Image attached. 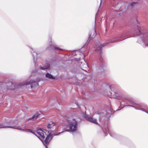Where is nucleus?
<instances>
[{"label": "nucleus", "instance_id": "nucleus-19", "mask_svg": "<svg viewBox=\"0 0 148 148\" xmlns=\"http://www.w3.org/2000/svg\"><path fill=\"white\" fill-rule=\"evenodd\" d=\"M116 98L118 99H120V97H119V94H116Z\"/></svg>", "mask_w": 148, "mask_h": 148}, {"label": "nucleus", "instance_id": "nucleus-22", "mask_svg": "<svg viewBox=\"0 0 148 148\" xmlns=\"http://www.w3.org/2000/svg\"><path fill=\"white\" fill-rule=\"evenodd\" d=\"M135 3H136L135 2H133V3H131V6H132Z\"/></svg>", "mask_w": 148, "mask_h": 148}, {"label": "nucleus", "instance_id": "nucleus-24", "mask_svg": "<svg viewBox=\"0 0 148 148\" xmlns=\"http://www.w3.org/2000/svg\"><path fill=\"white\" fill-rule=\"evenodd\" d=\"M88 44V43H87L86 42V43H85V45H87Z\"/></svg>", "mask_w": 148, "mask_h": 148}, {"label": "nucleus", "instance_id": "nucleus-23", "mask_svg": "<svg viewBox=\"0 0 148 148\" xmlns=\"http://www.w3.org/2000/svg\"><path fill=\"white\" fill-rule=\"evenodd\" d=\"M103 132L105 133V136H106L107 135V134H106V133H105V131L104 130H103Z\"/></svg>", "mask_w": 148, "mask_h": 148}, {"label": "nucleus", "instance_id": "nucleus-4", "mask_svg": "<svg viewBox=\"0 0 148 148\" xmlns=\"http://www.w3.org/2000/svg\"><path fill=\"white\" fill-rule=\"evenodd\" d=\"M46 133L44 130L38 127V138L42 142L45 140Z\"/></svg>", "mask_w": 148, "mask_h": 148}, {"label": "nucleus", "instance_id": "nucleus-11", "mask_svg": "<svg viewBox=\"0 0 148 148\" xmlns=\"http://www.w3.org/2000/svg\"><path fill=\"white\" fill-rule=\"evenodd\" d=\"M45 76L46 77L49 79H53L55 78V77H53L52 75L49 74L48 73H47L46 74Z\"/></svg>", "mask_w": 148, "mask_h": 148}, {"label": "nucleus", "instance_id": "nucleus-15", "mask_svg": "<svg viewBox=\"0 0 148 148\" xmlns=\"http://www.w3.org/2000/svg\"><path fill=\"white\" fill-rule=\"evenodd\" d=\"M37 119V115H34L32 118L29 119H28V120H32V121H34L35 120V119Z\"/></svg>", "mask_w": 148, "mask_h": 148}, {"label": "nucleus", "instance_id": "nucleus-12", "mask_svg": "<svg viewBox=\"0 0 148 148\" xmlns=\"http://www.w3.org/2000/svg\"><path fill=\"white\" fill-rule=\"evenodd\" d=\"M38 118H42L44 117V115L41 113L40 111L38 112Z\"/></svg>", "mask_w": 148, "mask_h": 148}, {"label": "nucleus", "instance_id": "nucleus-10", "mask_svg": "<svg viewBox=\"0 0 148 148\" xmlns=\"http://www.w3.org/2000/svg\"><path fill=\"white\" fill-rule=\"evenodd\" d=\"M33 53H32V56L33 57L34 61L35 63H36V61L37 60V53L36 52H35L34 51Z\"/></svg>", "mask_w": 148, "mask_h": 148}, {"label": "nucleus", "instance_id": "nucleus-3", "mask_svg": "<svg viewBox=\"0 0 148 148\" xmlns=\"http://www.w3.org/2000/svg\"><path fill=\"white\" fill-rule=\"evenodd\" d=\"M69 129L60 132L59 134L65 131L73 132L77 130V122L75 119L68 118L66 121Z\"/></svg>", "mask_w": 148, "mask_h": 148}, {"label": "nucleus", "instance_id": "nucleus-21", "mask_svg": "<svg viewBox=\"0 0 148 148\" xmlns=\"http://www.w3.org/2000/svg\"><path fill=\"white\" fill-rule=\"evenodd\" d=\"M101 51V49L100 48H99V49H96V51Z\"/></svg>", "mask_w": 148, "mask_h": 148}, {"label": "nucleus", "instance_id": "nucleus-25", "mask_svg": "<svg viewBox=\"0 0 148 148\" xmlns=\"http://www.w3.org/2000/svg\"><path fill=\"white\" fill-rule=\"evenodd\" d=\"M145 108L146 109H147V107H145Z\"/></svg>", "mask_w": 148, "mask_h": 148}, {"label": "nucleus", "instance_id": "nucleus-8", "mask_svg": "<svg viewBox=\"0 0 148 148\" xmlns=\"http://www.w3.org/2000/svg\"><path fill=\"white\" fill-rule=\"evenodd\" d=\"M49 45L50 46V48L52 49L54 48L55 49H58L59 50H62V49H60V48H58V47H55V45L54 44H52V43L51 42H50L49 43Z\"/></svg>", "mask_w": 148, "mask_h": 148}, {"label": "nucleus", "instance_id": "nucleus-18", "mask_svg": "<svg viewBox=\"0 0 148 148\" xmlns=\"http://www.w3.org/2000/svg\"><path fill=\"white\" fill-rule=\"evenodd\" d=\"M8 84H11L12 86H14L15 85V84L14 83H12V82H9Z\"/></svg>", "mask_w": 148, "mask_h": 148}, {"label": "nucleus", "instance_id": "nucleus-9", "mask_svg": "<svg viewBox=\"0 0 148 148\" xmlns=\"http://www.w3.org/2000/svg\"><path fill=\"white\" fill-rule=\"evenodd\" d=\"M129 106L133 107L136 110H141L143 111H144V112H145L147 113V112L146 110L145 109L142 108H140L139 107H138L136 106Z\"/></svg>", "mask_w": 148, "mask_h": 148}, {"label": "nucleus", "instance_id": "nucleus-5", "mask_svg": "<svg viewBox=\"0 0 148 148\" xmlns=\"http://www.w3.org/2000/svg\"><path fill=\"white\" fill-rule=\"evenodd\" d=\"M52 135L51 133H49L43 141H42L43 144L45 146L46 148H47V145L49 144L52 138Z\"/></svg>", "mask_w": 148, "mask_h": 148}, {"label": "nucleus", "instance_id": "nucleus-2", "mask_svg": "<svg viewBox=\"0 0 148 148\" xmlns=\"http://www.w3.org/2000/svg\"><path fill=\"white\" fill-rule=\"evenodd\" d=\"M137 34L139 36L138 42L144 48L148 47V34L141 32L139 30Z\"/></svg>", "mask_w": 148, "mask_h": 148}, {"label": "nucleus", "instance_id": "nucleus-17", "mask_svg": "<svg viewBox=\"0 0 148 148\" xmlns=\"http://www.w3.org/2000/svg\"><path fill=\"white\" fill-rule=\"evenodd\" d=\"M126 100H128L129 102L130 103L134 105H135L136 104V103H134V102L133 101H131L130 100H128V99H126Z\"/></svg>", "mask_w": 148, "mask_h": 148}, {"label": "nucleus", "instance_id": "nucleus-7", "mask_svg": "<svg viewBox=\"0 0 148 148\" xmlns=\"http://www.w3.org/2000/svg\"><path fill=\"white\" fill-rule=\"evenodd\" d=\"M85 118L88 121L92 122L95 124H98L97 120L96 119L93 118V116L90 117L87 116Z\"/></svg>", "mask_w": 148, "mask_h": 148}, {"label": "nucleus", "instance_id": "nucleus-1", "mask_svg": "<svg viewBox=\"0 0 148 148\" xmlns=\"http://www.w3.org/2000/svg\"><path fill=\"white\" fill-rule=\"evenodd\" d=\"M16 121L14 122H11V125H7L8 124V122L5 123H3L0 124V128L5 127L11 128L13 129L20 130L23 131H27L29 132H31L34 134L36 136H37L36 133H37V130H30V129H26L24 128H21L19 126H17L16 125Z\"/></svg>", "mask_w": 148, "mask_h": 148}, {"label": "nucleus", "instance_id": "nucleus-6", "mask_svg": "<svg viewBox=\"0 0 148 148\" xmlns=\"http://www.w3.org/2000/svg\"><path fill=\"white\" fill-rule=\"evenodd\" d=\"M125 33H123L120 36L118 37L117 38H115L112 40L108 41V43H112L114 42H116L119 41L121 40L124 38L125 37H126Z\"/></svg>", "mask_w": 148, "mask_h": 148}, {"label": "nucleus", "instance_id": "nucleus-16", "mask_svg": "<svg viewBox=\"0 0 148 148\" xmlns=\"http://www.w3.org/2000/svg\"><path fill=\"white\" fill-rule=\"evenodd\" d=\"M32 83V82H31V81H28V82H23V83H22V85H29V84H31Z\"/></svg>", "mask_w": 148, "mask_h": 148}, {"label": "nucleus", "instance_id": "nucleus-13", "mask_svg": "<svg viewBox=\"0 0 148 148\" xmlns=\"http://www.w3.org/2000/svg\"><path fill=\"white\" fill-rule=\"evenodd\" d=\"M55 126V123H49L47 125V127L48 129H51Z\"/></svg>", "mask_w": 148, "mask_h": 148}, {"label": "nucleus", "instance_id": "nucleus-14", "mask_svg": "<svg viewBox=\"0 0 148 148\" xmlns=\"http://www.w3.org/2000/svg\"><path fill=\"white\" fill-rule=\"evenodd\" d=\"M50 65L49 64H47V65H45L44 67L41 66L40 67V69L42 70H44L49 68V67Z\"/></svg>", "mask_w": 148, "mask_h": 148}, {"label": "nucleus", "instance_id": "nucleus-20", "mask_svg": "<svg viewBox=\"0 0 148 148\" xmlns=\"http://www.w3.org/2000/svg\"><path fill=\"white\" fill-rule=\"evenodd\" d=\"M107 129H108V132H109V134H110V135L111 136H112L113 137V136L111 134V133L110 132V131H109V130L108 129V128H107Z\"/></svg>", "mask_w": 148, "mask_h": 148}, {"label": "nucleus", "instance_id": "nucleus-26", "mask_svg": "<svg viewBox=\"0 0 148 148\" xmlns=\"http://www.w3.org/2000/svg\"><path fill=\"white\" fill-rule=\"evenodd\" d=\"M101 0V1L102 0Z\"/></svg>", "mask_w": 148, "mask_h": 148}]
</instances>
